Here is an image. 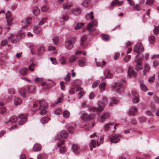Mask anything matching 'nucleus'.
I'll use <instances>...</instances> for the list:
<instances>
[{"label":"nucleus","instance_id":"nucleus-1","mask_svg":"<svg viewBox=\"0 0 159 159\" xmlns=\"http://www.w3.org/2000/svg\"><path fill=\"white\" fill-rule=\"evenodd\" d=\"M102 100L104 102V103H103L101 101L98 102V108L90 107H89V110L92 111H97V112L102 111L103 110L105 106L104 103H106L107 102V98L106 97H103L102 98Z\"/></svg>","mask_w":159,"mask_h":159},{"label":"nucleus","instance_id":"nucleus-2","mask_svg":"<svg viewBox=\"0 0 159 159\" xmlns=\"http://www.w3.org/2000/svg\"><path fill=\"white\" fill-rule=\"evenodd\" d=\"M124 80L118 81L115 82L112 86L113 90L117 92H120L123 90V83L125 82Z\"/></svg>","mask_w":159,"mask_h":159},{"label":"nucleus","instance_id":"nucleus-3","mask_svg":"<svg viewBox=\"0 0 159 159\" xmlns=\"http://www.w3.org/2000/svg\"><path fill=\"white\" fill-rule=\"evenodd\" d=\"M25 36V33L23 32L19 33L16 36V39H14V36L13 34H11L10 36H9L8 39L10 40L11 42L13 43H16L18 41V40L20 39H22Z\"/></svg>","mask_w":159,"mask_h":159},{"label":"nucleus","instance_id":"nucleus-4","mask_svg":"<svg viewBox=\"0 0 159 159\" xmlns=\"http://www.w3.org/2000/svg\"><path fill=\"white\" fill-rule=\"evenodd\" d=\"M144 51V48L142 43H139L136 44L134 48V52H136L138 54L136 55L135 57L136 58L139 54L142 52Z\"/></svg>","mask_w":159,"mask_h":159},{"label":"nucleus","instance_id":"nucleus-5","mask_svg":"<svg viewBox=\"0 0 159 159\" xmlns=\"http://www.w3.org/2000/svg\"><path fill=\"white\" fill-rule=\"evenodd\" d=\"M76 40L75 37H72L68 39L65 42V47L68 50L71 49L73 47V43Z\"/></svg>","mask_w":159,"mask_h":159},{"label":"nucleus","instance_id":"nucleus-6","mask_svg":"<svg viewBox=\"0 0 159 159\" xmlns=\"http://www.w3.org/2000/svg\"><path fill=\"white\" fill-rule=\"evenodd\" d=\"M97 21L95 20H93L92 23L89 24L87 27V29L90 32L94 31L95 30V29L93 27L97 26Z\"/></svg>","mask_w":159,"mask_h":159},{"label":"nucleus","instance_id":"nucleus-7","mask_svg":"<svg viewBox=\"0 0 159 159\" xmlns=\"http://www.w3.org/2000/svg\"><path fill=\"white\" fill-rule=\"evenodd\" d=\"M28 115L26 114H20L18 116V118L20 119L19 122V125H22L24 124L27 120Z\"/></svg>","mask_w":159,"mask_h":159},{"label":"nucleus","instance_id":"nucleus-8","mask_svg":"<svg viewBox=\"0 0 159 159\" xmlns=\"http://www.w3.org/2000/svg\"><path fill=\"white\" fill-rule=\"evenodd\" d=\"M121 135L120 134H116L115 135H111L110 136V140L111 143H116L120 141V138Z\"/></svg>","mask_w":159,"mask_h":159},{"label":"nucleus","instance_id":"nucleus-9","mask_svg":"<svg viewBox=\"0 0 159 159\" xmlns=\"http://www.w3.org/2000/svg\"><path fill=\"white\" fill-rule=\"evenodd\" d=\"M110 114L109 112H106L103 113L98 118L99 121L101 123H103L105 120L108 119L110 116Z\"/></svg>","mask_w":159,"mask_h":159},{"label":"nucleus","instance_id":"nucleus-10","mask_svg":"<svg viewBox=\"0 0 159 159\" xmlns=\"http://www.w3.org/2000/svg\"><path fill=\"white\" fill-rule=\"evenodd\" d=\"M6 16L8 25L9 26L11 25L12 24V21L13 20V19L11 17V12L8 11L6 14Z\"/></svg>","mask_w":159,"mask_h":159},{"label":"nucleus","instance_id":"nucleus-11","mask_svg":"<svg viewBox=\"0 0 159 159\" xmlns=\"http://www.w3.org/2000/svg\"><path fill=\"white\" fill-rule=\"evenodd\" d=\"M81 118L84 120L88 121L91 120L92 118V117L90 114L84 113L81 116Z\"/></svg>","mask_w":159,"mask_h":159},{"label":"nucleus","instance_id":"nucleus-12","mask_svg":"<svg viewBox=\"0 0 159 159\" xmlns=\"http://www.w3.org/2000/svg\"><path fill=\"white\" fill-rule=\"evenodd\" d=\"M39 103L40 106L39 109L42 108H46L48 107V104L47 102H45L44 100H42L39 102Z\"/></svg>","mask_w":159,"mask_h":159},{"label":"nucleus","instance_id":"nucleus-13","mask_svg":"<svg viewBox=\"0 0 159 159\" xmlns=\"http://www.w3.org/2000/svg\"><path fill=\"white\" fill-rule=\"evenodd\" d=\"M105 78H111L113 77V75L110 73V70L108 69H106L104 72Z\"/></svg>","mask_w":159,"mask_h":159},{"label":"nucleus","instance_id":"nucleus-14","mask_svg":"<svg viewBox=\"0 0 159 159\" xmlns=\"http://www.w3.org/2000/svg\"><path fill=\"white\" fill-rule=\"evenodd\" d=\"M87 36L86 35H83L81 37V39L80 45L83 46V48H84L85 46H84V42L87 39Z\"/></svg>","mask_w":159,"mask_h":159},{"label":"nucleus","instance_id":"nucleus-15","mask_svg":"<svg viewBox=\"0 0 159 159\" xmlns=\"http://www.w3.org/2000/svg\"><path fill=\"white\" fill-rule=\"evenodd\" d=\"M45 52V48L43 46H40L38 49L37 53L38 55L41 56L43 55Z\"/></svg>","mask_w":159,"mask_h":159},{"label":"nucleus","instance_id":"nucleus-16","mask_svg":"<svg viewBox=\"0 0 159 159\" xmlns=\"http://www.w3.org/2000/svg\"><path fill=\"white\" fill-rule=\"evenodd\" d=\"M72 149L74 152L76 154H78L80 152V149L76 144H74L72 146Z\"/></svg>","mask_w":159,"mask_h":159},{"label":"nucleus","instance_id":"nucleus-17","mask_svg":"<svg viewBox=\"0 0 159 159\" xmlns=\"http://www.w3.org/2000/svg\"><path fill=\"white\" fill-rule=\"evenodd\" d=\"M33 30L34 32L36 34H39L41 32L42 29L39 26H35L34 27Z\"/></svg>","mask_w":159,"mask_h":159},{"label":"nucleus","instance_id":"nucleus-18","mask_svg":"<svg viewBox=\"0 0 159 159\" xmlns=\"http://www.w3.org/2000/svg\"><path fill=\"white\" fill-rule=\"evenodd\" d=\"M41 145L38 143L35 144L33 147V149L34 151H39L41 150Z\"/></svg>","mask_w":159,"mask_h":159},{"label":"nucleus","instance_id":"nucleus-19","mask_svg":"<svg viewBox=\"0 0 159 159\" xmlns=\"http://www.w3.org/2000/svg\"><path fill=\"white\" fill-rule=\"evenodd\" d=\"M35 88V86L34 85L28 86L27 89L29 93H32L34 92Z\"/></svg>","mask_w":159,"mask_h":159},{"label":"nucleus","instance_id":"nucleus-20","mask_svg":"<svg viewBox=\"0 0 159 159\" xmlns=\"http://www.w3.org/2000/svg\"><path fill=\"white\" fill-rule=\"evenodd\" d=\"M123 4V2L122 1L119 2L118 0H113L111 2V5L112 6H114L115 5H117L119 6H121Z\"/></svg>","mask_w":159,"mask_h":159},{"label":"nucleus","instance_id":"nucleus-21","mask_svg":"<svg viewBox=\"0 0 159 159\" xmlns=\"http://www.w3.org/2000/svg\"><path fill=\"white\" fill-rule=\"evenodd\" d=\"M137 112V108L135 107H132L130 109V115L134 116L135 113Z\"/></svg>","mask_w":159,"mask_h":159},{"label":"nucleus","instance_id":"nucleus-22","mask_svg":"<svg viewBox=\"0 0 159 159\" xmlns=\"http://www.w3.org/2000/svg\"><path fill=\"white\" fill-rule=\"evenodd\" d=\"M17 121V117L15 116H12L10 118L9 121L7 122V123L8 122L15 123Z\"/></svg>","mask_w":159,"mask_h":159},{"label":"nucleus","instance_id":"nucleus-23","mask_svg":"<svg viewBox=\"0 0 159 159\" xmlns=\"http://www.w3.org/2000/svg\"><path fill=\"white\" fill-rule=\"evenodd\" d=\"M28 70L26 68H24L21 69L20 71V74L23 76L26 75L27 74Z\"/></svg>","mask_w":159,"mask_h":159},{"label":"nucleus","instance_id":"nucleus-24","mask_svg":"<svg viewBox=\"0 0 159 159\" xmlns=\"http://www.w3.org/2000/svg\"><path fill=\"white\" fill-rule=\"evenodd\" d=\"M68 135L67 132L65 130L62 131L60 133V137L63 138H67Z\"/></svg>","mask_w":159,"mask_h":159},{"label":"nucleus","instance_id":"nucleus-25","mask_svg":"<svg viewBox=\"0 0 159 159\" xmlns=\"http://www.w3.org/2000/svg\"><path fill=\"white\" fill-rule=\"evenodd\" d=\"M93 12V11H91L90 13L87 14L85 16L87 20H89L90 19L93 20L94 18Z\"/></svg>","mask_w":159,"mask_h":159},{"label":"nucleus","instance_id":"nucleus-26","mask_svg":"<svg viewBox=\"0 0 159 159\" xmlns=\"http://www.w3.org/2000/svg\"><path fill=\"white\" fill-rule=\"evenodd\" d=\"M75 84H77V88L76 89V91H82L81 90H82L83 88L79 86L81 84L80 81V80H76L75 81Z\"/></svg>","mask_w":159,"mask_h":159},{"label":"nucleus","instance_id":"nucleus-27","mask_svg":"<svg viewBox=\"0 0 159 159\" xmlns=\"http://www.w3.org/2000/svg\"><path fill=\"white\" fill-rule=\"evenodd\" d=\"M96 142L95 140H92L90 143L89 146L90 150L92 151L93 150V148L96 147Z\"/></svg>","mask_w":159,"mask_h":159},{"label":"nucleus","instance_id":"nucleus-28","mask_svg":"<svg viewBox=\"0 0 159 159\" xmlns=\"http://www.w3.org/2000/svg\"><path fill=\"white\" fill-rule=\"evenodd\" d=\"M33 12L34 15L37 16L39 14L40 10L38 7H34Z\"/></svg>","mask_w":159,"mask_h":159},{"label":"nucleus","instance_id":"nucleus-29","mask_svg":"<svg viewBox=\"0 0 159 159\" xmlns=\"http://www.w3.org/2000/svg\"><path fill=\"white\" fill-rule=\"evenodd\" d=\"M22 102L21 99L18 97L16 98L14 100V104L16 105L20 104Z\"/></svg>","mask_w":159,"mask_h":159},{"label":"nucleus","instance_id":"nucleus-30","mask_svg":"<svg viewBox=\"0 0 159 159\" xmlns=\"http://www.w3.org/2000/svg\"><path fill=\"white\" fill-rule=\"evenodd\" d=\"M19 92L23 98L25 97L26 90L24 88H22L20 89L19 90Z\"/></svg>","mask_w":159,"mask_h":159},{"label":"nucleus","instance_id":"nucleus-31","mask_svg":"<svg viewBox=\"0 0 159 159\" xmlns=\"http://www.w3.org/2000/svg\"><path fill=\"white\" fill-rule=\"evenodd\" d=\"M50 120V119L48 117H43L41 119V122L42 123L44 124L47 123Z\"/></svg>","mask_w":159,"mask_h":159},{"label":"nucleus","instance_id":"nucleus-32","mask_svg":"<svg viewBox=\"0 0 159 159\" xmlns=\"http://www.w3.org/2000/svg\"><path fill=\"white\" fill-rule=\"evenodd\" d=\"M114 123H109L106 124L104 126V129L105 131L108 130L110 128V125H113Z\"/></svg>","mask_w":159,"mask_h":159},{"label":"nucleus","instance_id":"nucleus-33","mask_svg":"<svg viewBox=\"0 0 159 159\" xmlns=\"http://www.w3.org/2000/svg\"><path fill=\"white\" fill-rule=\"evenodd\" d=\"M81 12V10L80 8H77L73 11V13L75 15H79Z\"/></svg>","mask_w":159,"mask_h":159},{"label":"nucleus","instance_id":"nucleus-34","mask_svg":"<svg viewBox=\"0 0 159 159\" xmlns=\"http://www.w3.org/2000/svg\"><path fill=\"white\" fill-rule=\"evenodd\" d=\"M140 86L141 89L143 91L146 92L148 90V88L144 84H141Z\"/></svg>","mask_w":159,"mask_h":159},{"label":"nucleus","instance_id":"nucleus-35","mask_svg":"<svg viewBox=\"0 0 159 159\" xmlns=\"http://www.w3.org/2000/svg\"><path fill=\"white\" fill-rule=\"evenodd\" d=\"M84 25V24L82 23H77L75 26V30H77L83 27Z\"/></svg>","mask_w":159,"mask_h":159},{"label":"nucleus","instance_id":"nucleus-36","mask_svg":"<svg viewBox=\"0 0 159 159\" xmlns=\"http://www.w3.org/2000/svg\"><path fill=\"white\" fill-rule=\"evenodd\" d=\"M137 73L134 70H130V76H133L134 77L137 76Z\"/></svg>","mask_w":159,"mask_h":159},{"label":"nucleus","instance_id":"nucleus-37","mask_svg":"<svg viewBox=\"0 0 159 159\" xmlns=\"http://www.w3.org/2000/svg\"><path fill=\"white\" fill-rule=\"evenodd\" d=\"M78 63L80 66L83 67L86 64V62L84 60H80L78 61Z\"/></svg>","mask_w":159,"mask_h":159},{"label":"nucleus","instance_id":"nucleus-38","mask_svg":"<svg viewBox=\"0 0 159 159\" xmlns=\"http://www.w3.org/2000/svg\"><path fill=\"white\" fill-rule=\"evenodd\" d=\"M76 56L73 55L70 57L69 59V61L70 62H73L76 60Z\"/></svg>","mask_w":159,"mask_h":159},{"label":"nucleus","instance_id":"nucleus-39","mask_svg":"<svg viewBox=\"0 0 159 159\" xmlns=\"http://www.w3.org/2000/svg\"><path fill=\"white\" fill-rule=\"evenodd\" d=\"M134 9L135 10L139 11L142 9V7L140 4H137L134 5L133 7Z\"/></svg>","mask_w":159,"mask_h":159},{"label":"nucleus","instance_id":"nucleus-40","mask_svg":"<svg viewBox=\"0 0 159 159\" xmlns=\"http://www.w3.org/2000/svg\"><path fill=\"white\" fill-rule=\"evenodd\" d=\"M106 86V84L104 83H102L99 85V87L101 91H103L105 89Z\"/></svg>","mask_w":159,"mask_h":159},{"label":"nucleus","instance_id":"nucleus-41","mask_svg":"<svg viewBox=\"0 0 159 159\" xmlns=\"http://www.w3.org/2000/svg\"><path fill=\"white\" fill-rule=\"evenodd\" d=\"M53 41L55 45H57L59 43V38L57 36L54 37L53 39Z\"/></svg>","mask_w":159,"mask_h":159},{"label":"nucleus","instance_id":"nucleus-42","mask_svg":"<svg viewBox=\"0 0 159 159\" xmlns=\"http://www.w3.org/2000/svg\"><path fill=\"white\" fill-rule=\"evenodd\" d=\"M59 62L62 65L66 63V59L63 57H61L60 59Z\"/></svg>","mask_w":159,"mask_h":159},{"label":"nucleus","instance_id":"nucleus-43","mask_svg":"<svg viewBox=\"0 0 159 159\" xmlns=\"http://www.w3.org/2000/svg\"><path fill=\"white\" fill-rule=\"evenodd\" d=\"M150 69V66L148 64H145L144 66V69L143 70V72L144 73V75L145 74V72L149 71Z\"/></svg>","mask_w":159,"mask_h":159},{"label":"nucleus","instance_id":"nucleus-44","mask_svg":"<svg viewBox=\"0 0 159 159\" xmlns=\"http://www.w3.org/2000/svg\"><path fill=\"white\" fill-rule=\"evenodd\" d=\"M117 103V101L114 98H111L109 104L110 106H112L113 104H116Z\"/></svg>","mask_w":159,"mask_h":159},{"label":"nucleus","instance_id":"nucleus-45","mask_svg":"<svg viewBox=\"0 0 159 159\" xmlns=\"http://www.w3.org/2000/svg\"><path fill=\"white\" fill-rule=\"evenodd\" d=\"M149 40L150 43H153L155 40V38L153 36H151L149 37Z\"/></svg>","mask_w":159,"mask_h":159},{"label":"nucleus","instance_id":"nucleus-46","mask_svg":"<svg viewBox=\"0 0 159 159\" xmlns=\"http://www.w3.org/2000/svg\"><path fill=\"white\" fill-rule=\"evenodd\" d=\"M64 143V140L63 139H60L57 142V146L58 147L63 145Z\"/></svg>","mask_w":159,"mask_h":159},{"label":"nucleus","instance_id":"nucleus-47","mask_svg":"<svg viewBox=\"0 0 159 159\" xmlns=\"http://www.w3.org/2000/svg\"><path fill=\"white\" fill-rule=\"evenodd\" d=\"M32 19L30 17H28L25 21H21L22 23H25V22H26L27 25L30 24L31 21Z\"/></svg>","mask_w":159,"mask_h":159},{"label":"nucleus","instance_id":"nucleus-48","mask_svg":"<svg viewBox=\"0 0 159 159\" xmlns=\"http://www.w3.org/2000/svg\"><path fill=\"white\" fill-rule=\"evenodd\" d=\"M139 100V97H134L132 99L133 102L135 103H138Z\"/></svg>","mask_w":159,"mask_h":159},{"label":"nucleus","instance_id":"nucleus-49","mask_svg":"<svg viewBox=\"0 0 159 159\" xmlns=\"http://www.w3.org/2000/svg\"><path fill=\"white\" fill-rule=\"evenodd\" d=\"M102 38L103 40L107 41L109 39V36L107 35L104 34L102 36Z\"/></svg>","mask_w":159,"mask_h":159},{"label":"nucleus","instance_id":"nucleus-50","mask_svg":"<svg viewBox=\"0 0 159 159\" xmlns=\"http://www.w3.org/2000/svg\"><path fill=\"white\" fill-rule=\"evenodd\" d=\"M89 3V0H85L82 4L85 7H87Z\"/></svg>","mask_w":159,"mask_h":159},{"label":"nucleus","instance_id":"nucleus-51","mask_svg":"<svg viewBox=\"0 0 159 159\" xmlns=\"http://www.w3.org/2000/svg\"><path fill=\"white\" fill-rule=\"evenodd\" d=\"M55 113L57 115H60L62 113L61 109L60 108H58L55 111Z\"/></svg>","mask_w":159,"mask_h":159},{"label":"nucleus","instance_id":"nucleus-52","mask_svg":"<svg viewBox=\"0 0 159 159\" xmlns=\"http://www.w3.org/2000/svg\"><path fill=\"white\" fill-rule=\"evenodd\" d=\"M106 63V62L104 61H102V62H96L97 66L100 67H102V66L105 65Z\"/></svg>","mask_w":159,"mask_h":159},{"label":"nucleus","instance_id":"nucleus-53","mask_svg":"<svg viewBox=\"0 0 159 159\" xmlns=\"http://www.w3.org/2000/svg\"><path fill=\"white\" fill-rule=\"evenodd\" d=\"M47 18H43L39 22V25H42L44 24L47 20Z\"/></svg>","mask_w":159,"mask_h":159},{"label":"nucleus","instance_id":"nucleus-54","mask_svg":"<svg viewBox=\"0 0 159 159\" xmlns=\"http://www.w3.org/2000/svg\"><path fill=\"white\" fill-rule=\"evenodd\" d=\"M63 115L65 117L67 118L70 115V112L67 111H65L63 112Z\"/></svg>","mask_w":159,"mask_h":159},{"label":"nucleus","instance_id":"nucleus-55","mask_svg":"<svg viewBox=\"0 0 159 159\" xmlns=\"http://www.w3.org/2000/svg\"><path fill=\"white\" fill-rule=\"evenodd\" d=\"M153 99L155 102L159 104V97L157 96H155L153 97Z\"/></svg>","mask_w":159,"mask_h":159},{"label":"nucleus","instance_id":"nucleus-56","mask_svg":"<svg viewBox=\"0 0 159 159\" xmlns=\"http://www.w3.org/2000/svg\"><path fill=\"white\" fill-rule=\"evenodd\" d=\"M46 108H42L40 110H41L39 112V113L41 115L45 114L47 112V111L45 110Z\"/></svg>","mask_w":159,"mask_h":159},{"label":"nucleus","instance_id":"nucleus-57","mask_svg":"<svg viewBox=\"0 0 159 159\" xmlns=\"http://www.w3.org/2000/svg\"><path fill=\"white\" fill-rule=\"evenodd\" d=\"M154 2V0H147L146 4L147 5L152 4Z\"/></svg>","mask_w":159,"mask_h":159},{"label":"nucleus","instance_id":"nucleus-58","mask_svg":"<svg viewBox=\"0 0 159 159\" xmlns=\"http://www.w3.org/2000/svg\"><path fill=\"white\" fill-rule=\"evenodd\" d=\"M153 32L155 34H157L159 32V25L155 28L153 30Z\"/></svg>","mask_w":159,"mask_h":159},{"label":"nucleus","instance_id":"nucleus-59","mask_svg":"<svg viewBox=\"0 0 159 159\" xmlns=\"http://www.w3.org/2000/svg\"><path fill=\"white\" fill-rule=\"evenodd\" d=\"M6 108L5 107H1L0 108V113L1 114H3L6 111Z\"/></svg>","mask_w":159,"mask_h":159},{"label":"nucleus","instance_id":"nucleus-60","mask_svg":"<svg viewBox=\"0 0 159 159\" xmlns=\"http://www.w3.org/2000/svg\"><path fill=\"white\" fill-rule=\"evenodd\" d=\"M135 62L140 66H142V62L141 60L139 59H135Z\"/></svg>","mask_w":159,"mask_h":159},{"label":"nucleus","instance_id":"nucleus-61","mask_svg":"<svg viewBox=\"0 0 159 159\" xmlns=\"http://www.w3.org/2000/svg\"><path fill=\"white\" fill-rule=\"evenodd\" d=\"M74 130V128L72 126H69L68 127V131L70 133H73Z\"/></svg>","mask_w":159,"mask_h":159},{"label":"nucleus","instance_id":"nucleus-62","mask_svg":"<svg viewBox=\"0 0 159 159\" xmlns=\"http://www.w3.org/2000/svg\"><path fill=\"white\" fill-rule=\"evenodd\" d=\"M99 82L100 81L98 80L95 81L92 85L93 88H94L96 87L98 84Z\"/></svg>","mask_w":159,"mask_h":159},{"label":"nucleus","instance_id":"nucleus-63","mask_svg":"<svg viewBox=\"0 0 159 159\" xmlns=\"http://www.w3.org/2000/svg\"><path fill=\"white\" fill-rule=\"evenodd\" d=\"M50 60L52 62V63L54 65H57V62L56 61V59L55 58L51 57L50 58Z\"/></svg>","mask_w":159,"mask_h":159},{"label":"nucleus","instance_id":"nucleus-64","mask_svg":"<svg viewBox=\"0 0 159 159\" xmlns=\"http://www.w3.org/2000/svg\"><path fill=\"white\" fill-rule=\"evenodd\" d=\"M63 5V8L64 9H69L72 6L71 5H68L67 4H64Z\"/></svg>","mask_w":159,"mask_h":159}]
</instances>
